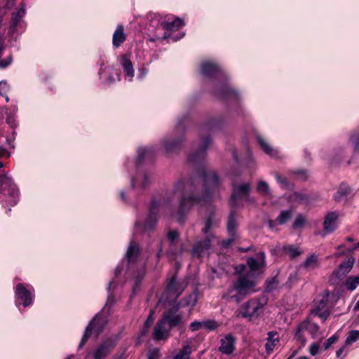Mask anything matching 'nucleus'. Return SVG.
Here are the masks:
<instances>
[{
    "instance_id": "60",
    "label": "nucleus",
    "mask_w": 359,
    "mask_h": 359,
    "mask_svg": "<svg viewBox=\"0 0 359 359\" xmlns=\"http://www.w3.org/2000/svg\"><path fill=\"white\" fill-rule=\"evenodd\" d=\"M114 303V297L111 294H109L107 301L105 305V307L108 306H111Z\"/></svg>"
},
{
    "instance_id": "48",
    "label": "nucleus",
    "mask_w": 359,
    "mask_h": 359,
    "mask_svg": "<svg viewBox=\"0 0 359 359\" xmlns=\"http://www.w3.org/2000/svg\"><path fill=\"white\" fill-rule=\"evenodd\" d=\"M338 337L336 335H333L327 339L323 344L325 350H327L333 344H334Z\"/></svg>"
},
{
    "instance_id": "33",
    "label": "nucleus",
    "mask_w": 359,
    "mask_h": 359,
    "mask_svg": "<svg viewBox=\"0 0 359 359\" xmlns=\"http://www.w3.org/2000/svg\"><path fill=\"white\" fill-rule=\"evenodd\" d=\"M305 323H300L298 325L294 334L295 339L300 342L302 346H304L306 343V339L304 335V332L305 331Z\"/></svg>"
},
{
    "instance_id": "32",
    "label": "nucleus",
    "mask_w": 359,
    "mask_h": 359,
    "mask_svg": "<svg viewBox=\"0 0 359 359\" xmlns=\"http://www.w3.org/2000/svg\"><path fill=\"white\" fill-rule=\"evenodd\" d=\"M293 217V212L292 210H285L280 212L277 217L278 223L279 225H283L288 221H290Z\"/></svg>"
},
{
    "instance_id": "39",
    "label": "nucleus",
    "mask_w": 359,
    "mask_h": 359,
    "mask_svg": "<svg viewBox=\"0 0 359 359\" xmlns=\"http://www.w3.org/2000/svg\"><path fill=\"white\" fill-rule=\"evenodd\" d=\"M359 339V331L351 330L348 333L345 340V346L351 345Z\"/></svg>"
},
{
    "instance_id": "7",
    "label": "nucleus",
    "mask_w": 359,
    "mask_h": 359,
    "mask_svg": "<svg viewBox=\"0 0 359 359\" xmlns=\"http://www.w3.org/2000/svg\"><path fill=\"white\" fill-rule=\"evenodd\" d=\"M106 321L101 317L96 316L89 323L86 329L85 333L79 345V349H81L85 345L86 341L92 334L97 337L103 330Z\"/></svg>"
},
{
    "instance_id": "34",
    "label": "nucleus",
    "mask_w": 359,
    "mask_h": 359,
    "mask_svg": "<svg viewBox=\"0 0 359 359\" xmlns=\"http://www.w3.org/2000/svg\"><path fill=\"white\" fill-rule=\"evenodd\" d=\"M318 266L317 256L311 255L304 262V267L307 270H313Z\"/></svg>"
},
{
    "instance_id": "28",
    "label": "nucleus",
    "mask_w": 359,
    "mask_h": 359,
    "mask_svg": "<svg viewBox=\"0 0 359 359\" xmlns=\"http://www.w3.org/2000/svg\"><path fill=\"white\" fill-rule=\"evenodd\" d=\"M138 163L142 162L147 159H150L154 153V149L153 147L146 148L140 147L138 149Z\"/></svg>"
},
{
    "instance_id": "61",
    "label": "nucleus",
    "mask_w": 359,
    "mask_h": 359,
    "mask_svg": "<svg viewBox=\"0 0 359 359\" xmlns=\"http://www.w3.org/2000/svg\"><path fill=\"white\" fill-rule=\"evenodd\" d=\"M4 155L10 156V153L4 147H0V158Z\"/></svg>"
},
{
    "instance_id": "29",
    "label": "nucleus",
    "mask_w": 359,
    "mask_h": 359,
    "mask_svg": "<svg viewBox=\"0 0 359 359\" xmlns=\"http://www.w3.org/2000/svg\"><path fill=\"white\" fill-rule=\"evenodd\" d=\"M257 191L261 194L262 195L271 198L272 197V193L270 190L269 186L268 183L263 180H259L257 184Z\"/></svg>"
},
{
    "instance_id": "27",
    "label": "nucleus",
    "mask_w": 359,
    "mask_h": 359,
    "mask_svg": "<svg viewBox=\"0 0 359 359\" xmlns=\"http://www.w3.org/2000/svg\"><path fill=\"white\" fill-rule=\"evenodd\" d=\"M121 63L126 76L129 78V81H131L134 76V69L131 61L126 56H123Z\"/></svg>"
},
{
    "instance_id": "17",
    "label": "nucleus",
    "mask_w": 359,
    "mask_h": 359,
    "mask_svg": "<svg viewBox=\"0 0 359 359\" xmlns=\"http://www.w3.org/2000/svg\"><path fill=\"white\" fill-rule=\"evenodd\" d=\"M15 295L18 299L22 302L24 306H28L32 302L30 292L22 283H18L16 285Z\"/></svg>"
},
{
    "instance_id": "22",
    "label": "nucleus",
    "mask_w": 359,
    "mask_h": 359,
    "mask_svg": "<svg viewBox=\"0 0 359 359\" xmlns=\"http://www.w3.org/2000/svg\"><path fill=\"white\" fill-rule=\"evenodd\" d=\"M339 215L336 212H329L324 221V231L327 233H332L337 227V220Z\"/></svg>"
},
{
    "instance_id": "21",
    "label": "nucleus",
    "mask_w": 359,
    "mask_h": 359,
    "mask_svg": "<svg viewBox=\"0 0 359 359\" xmlns=\"http://www.w3.org/2000/svg\"><path fill=\"white\" fill-rule=\"evenodd\" d=\"M166 323L163 320H158L154 330V338L156 340H162L169 337V329L165 326Z\"/></svg>"
},
{
    "instance_id": "58",
    "label": "nucleus",
    "mask_w": 359,
    "mask_h": 359,
    "mask_svg": "<svg viewBox=\"0 0 359 359\" xmlns=\"http://www.w3.org/2000/svg\"><path fill=\"white\" fill-rule=\"evenodd\" d=\"M6 123L10 125L11 127L13 128H15L16 127V124L15 123V120L13 118V117H12L11 116H8L7 118H6Z\"/></svg>"
},
{
    "instance_id": "40",
    "label": "nucleus",
    "mask_w": 359,
    "mask_h": 359,
    "mask_svg": "<svg viewBox=\"0 0 359 359\" xmlns=\"http://www.w3.org/2000/svg\"><path fill=\"white\" fill-rule=\"evenodd\" d=\"M218 94L220 97H224V98L229 97H234L235 98H237V97H238L237 92L229 86H226L222 90V91L219 93Z\"/></svg>"
},
{
    "instance_id": "62",
    "label": "nucleus",
    "mask_w": 359,
    "mask_h": 359,
    "mask_svg": "<svg viewBox=\"0 0 359 359\" xmlns=\"http://www.w3.org/2000/svg\"><path fill=\"white\" fill-rule=\"evenodd\" d=\"M276 180L280 184H286V180L284 177H282L280 175H277Z\"/></svg>"
},
{
    "instance_id": "37",
    "label": "nucleus",
    "mask_w": 359,
    "mask_h": 359,
    "mask_svg": "<svg viewBox=\"0 0 359 359\" xmlns=\"http://www.w3.org/2000/svg\"><path fill=\"white\" fill-rule=\"evenodd\" d=\"M302 323H305V331H308L313 337H316L319 331V327L316 323H312L308 320H305L302 322Z\"/></svg>"
},
{
    "instance_id": "3",
    "label": "nucleus",
    "mask_w": 359,
    "mask_h": 359,
    "mask_svg": "<svg viewBox=\"0 0 359 359\" xmlns=\"http://www.w3.org/2000/svg\"><path fill=\"white\" fill-rule=\"evenodd\" d=\"M187 285L182 282H177L175 276H172L167 285L166 288L162 293L157 302V306L165 308L170 306L177 299L183 292Z\"/></svg>"
},
{
    "instance_id": "30",
    "label": "nucleus",
    "mask_w": 359,
    "mask_h": 359,
    "mask_svg": "<svg viewBox=\"0 0 359 359\" xmlns=\"http://www.w3.org/2000/svg\"><path fill=\"white\" fill-rule=\"evenodd\" d=\"M350 194V188L346 184H341L338 191L335 193L334 198L337 201L344 200Z\"/></svg>"
},
{
    "instance_id": "26",
    "label": "nucleus",
    "mask_w": 359,
    "mask_h": 359,
    "mask_svg": "<svg viewBox=\"0 0 359 359\" xmlns=\"http://www.w3.org/2000/svg\"><path fill=\"white\" fill-rule=\"evenodd\" d=\"M126 38L123 26L122 25H118L113 34V46L116 48L118 47L125 41Z\"/></svg>"
},
{
    "instance_id": "64",
    "label": "nucleus",
    "mask_w": 359,
    "mask_h": 359,
    "mask_svg": "<svg viewBox=\"0 0 359 359\" xmlns=\"http://www.w3.org/2000/svg\"><path fill=\"white\" fill-rule=\"evenodd\" d=\"M147 71L145 69H142L139 77L143 78L146 76Z\"/></svg>"
},
{
    "instance_id": "25",
    "label": "nucleus",
    "mask_w": 359,
    "mask_h": 359,
    "mask_svg": "<svg viewBox=\"0 0 359 359\" xmlns=\"http://www.w3.org/2000/svg\"><path fill=\"white\" fill-rule=\"evenodd\" d=\"M184 25L183 20L180 18L175 17L172 21H163L161 22V27L168 31H175L179 29Z\"/></svg>"
},
{
    "instance_id": "46",
    "label": "nucleus",
    "mask_w": 359,
    "mask_h": 359,
    "mask_svg": "<svg viewBox=\"0 0 359 359\" xmlns=\"http://www.w3.org/2000/svg\"><path fill=\"white\" fill-rule=\"evenodd\" d=\"M203 325L208 330H214L219 327V324L214 320H204L203 321Z\"/></svg>"
},
{
    "instance_id": "35",
    "label": "nucleus",
    "mask_w": 359,
    "mask_h": 359,
    "mask_svg": "<svg viewBox=\"0 0 359 359\" xmlns=\"http://www.w3.org/2000/svg\"><path fill=\"white\" fill-rule=\"evenodd\" d=\"M276 335V333L273 332H269L268 333L267 342L265 344V348L268 353H271L276 345V339L275 338Z\"/></svg>"
},
{
    "instance_id": "51",
    "label": "nucleus",
    "mask_w": 359,
    "mask_h": 359,
    "mask_svg": "<svg viewBox=\"0 0 359 359\" xmlns=\"http://www.w3.org/2000/svg\"><path fill=\"white\" fill-rule=\"evenodd\" d=\"M203 327V322L201 321H194L190 324V328L191 331H197L201 329Z\"/></svg>"
},
{
    "instance_id": "59",
    "label": "nucleus",
    "mask_w": 359,
    "mask_h": 359,
    "mask_svg": "<svg viewBox=\"0 0 359 359\" xmlns=\"http://www.w3.org/2000/svg\"><path fill=\"white\" fill-rule=\"evenodd\" d=\"M0 87L1 90L4 93H6L9 90V85L6 81H1Z\"/></svg>"
},
{
    "instance_id": "44",
    "label": "nucleus",
    "mask_w": 359,
    "mask_h": 359,
    "mask_svg": "<svg viewBox=\"0 0 359 359\" xmlns=\"http://www.w3.org/2000/svg\"><path fill=\"white\" fill-rule=\"evenodd\" d=\"M290 198L294 202L299 203H306L307 197L306 195L300 193H294L291 195Z\"/></svg>"
},
{
    "instance_id": "13",
    "label": "nucleus",
    "mask_w": 359,
    "mask_h": 359,
    "mask_svg": "<svg viewBox=\"0 0 359 359\" xmlns=\"http://www.w3.org/2000/svg\"><path fill=\"white\" fill-rule=\"evenodd\" d=\"M116 342L112 339H107L101 344L94 352V359H104L115 346Z\"/></svg>"
},
{
    "instance_id": "56",
    "label": "nucleus",
    "mask_w": 359,
    "mask_h": 359,
    "mask_svg": "<svg viewBox=\"0 0 359 359\" xmlns=\"http://www.w3.org/2000/svg\"><path fill=\"white\" fill-rule=\"evenodd\" d=\"M288 252L292 257H295L300 254V252L295 248L289 247Z\"/></svg>"
},
{
    "instance_id": "15",
    "label": "nucleus",
    "mask_w": 359,
    "mask_h": 359,
    "mask_svg": "<svg viewBox=\"0 0 359 359\" xmlns=\"http://www.w3.org/2000/svg\"><path fill=\"white\" fill-rule=\"evenodd\" d=\"M213 238V235H208L203 241L197 242L192 250L193 256L199 257L203 253L207 252L210 248V243Z\"/></svg>"
},
{
    "instance_id": "24",
    "label": "nucleus",
    "mask_w": 359,
    "mask_h": 359,
    "mask_svg": "<svg viewBox=\"0 0 359 359\" xmlns=\"http://www.w3.org/2000/svg\"><path fill=\"white\" fill-rule=\"evenodd\" d=\"M257 140L261 148L266 154L273 158L278 156V150L273 149L263 137L258 135H257Z\"/></svg>"
},
{
    "instance_id": "45",
    "label": "nucleus",
    "mask_w": 359,
    "mask_h": 359,
    "mask_svg": "<svg viewBox=\"0 0 359 359\" xmlns=\"http://www.w3.org/2000/svg\"><path fill=\"white\" fill-rule=\"evenodd\" d=\"M278 285V281L276 278H272L266 281V290L268 292L273 291L275 290Z\"/></svg>"
},
{
    "instance_id": "50",
    "label": "nucleus",
    "mask_w": 359,
    "mask_h": 359,
    "mask_svg": "<svg viewBox=\"0 0 359 359\" xmlns=\"http://www.w3.org/2000/svg\"><path fill=\"white\" fill-rule=\"evenodd\" d=\"M179 234L176 231H170L168 233V238L171 242V243H174L178 238Z\"/></svg>"
},
{
    "instance_id": "4",
    "label": "nucleus",
    "mask_w": 359,
    "mask_h": 359,
    "mask_svg": "<svg viewBox=\"0 0 359 359\" xmlns=\"http://www.w3.org/2000/svg\"><path fill=\"white\" fill-rule=\"evenodd\" d=\"M18 190L8 174L0 176V201L10 206H14L18 203Z\"/></svg>"
},
{
    "instance_id": "5",
    "label": "nucleus",
    "mask_w": 359,
    "mask_h": 359,
    "mask_svg": "<svg viewBox=\"0 0 359 359\" xmlns=\"http://www.w3.org/2000/svg\"><path fill=\"white\" fill-rule=\"evenodd\" d=\"M217 126V121L212 120L203 126L200 132L201 140L197 149L189 154V161L191 163H198L203 160L206 154V149L211 144V140L209 135L203 137L205 133L212 130Z\"/></svg>"
},
{
    "instance_id": "10",
    "label": "nucleus",
    "mask_w": 359,
    "mask_h": 359,
    "mask_svg": "<svg viewBox=\"0 0 359 359\" xmlns=\"http://www.w3.org/2000/svg\"><path fill=\"white\" fill-rule=\"evenodd\" d=\"M232 195H231V203L233 205H237V201L242 196H248L251 190V185L250 183H241L238 184L235 182L232 183Z\"/></svg>"
},
{
    "instance_id": "42",
    "label": "nucleus",
    "mask_w": 359,
    "mask_h": 359,
    "mask_svg": "<svg viewBox=\"0 0 359 359\" xmlns=\"http://www.w3.org/2000/svg\"><path fill=\"white\" fill-rule=\"evenodd\" d=\"M305 223V217L302 215L299 214L297 216L292 226L294 229H299L303 228L304 226Z\"/></svg>"
},
{
    "instance_id": "8",
    "label": "nucleus",
    "mask_w": 359,
    "mask_h": 359,
    "mask_svg": "<svg viewBox=\"0 0 359 359\" xmlns=\"http://www.w3.org/2000/svg\"><path fill=\"white\" fill-rule=\"evenodd\" d=\"M329 293L325 295L319 296L316 298L314 303V308L311 310V314L318 316L323 322L327 320L330 316V311L327 309Z\"/></svg>"
},
{
    "instance_id": "63",
    "label": "nucleus",
    "mask_w": 359,
    "mask_h": 359,
    "mask_svg": "<svg viewBox=\"0 0 359 359\" xmlns=\"http://www.w3.org/2000/svg\"><path fill=\"white\" fill-rule=\"evenodd\" d=\"M345 345L340 348L336 353L337 357L340 358L345 351Z\"/></svg>"
},
{
    "instance_id": "1",
    "label": "nucleus",
    "mask_w": 359,
    "mask_h": 359,
    "mask_svg": "<svg viewBox=\"0 0 359 359\" xmlns=\"http://www.w3.org/2000/svg\"><path fill=\"white\" fill-rule=\"evenodd\" d=\"M221 183L217 175L211 170L202 168L198 177L176 182L171 191L161 201H152L144 230L152 231L156 226L159 212L172 217L183 223L187 214L194 205L210 203L220 190Z\"/></svg>"
},
{
    "instance_id": "2",
    "label": "nucleus",
    "mask_w": 359,
    "mask_h": 359,
    "mask_svg": "<svg viewBox=\"0 0 359 359\" xmlns=\"http://www.w3.org/2000/svg\"><path fill=\"white\" fill-rule=\"evenodd\" d=\"M257 280L252 274L240 276L232 287L224 293L222 298L227 302H241L247 296L259 291Z\"/></svg>"
},
{
    "instance_id": "55",
    "label": "nucleus",
    "mask_w": 359,
    "mask_h": 359,
    "mask_svg": "<svg viewBox=\"0 0 359 359\" xmlns=\"http://www.w3.org/2000/svg\"><path fill=\"white\" fill-rule=\"evenodd\" d=\"M230 236V238L222 242V245L224 247H228L229 245H230L235 240L236 238V234H234V236H233L232 235H229Z\"/></svg>"
},
{
    "instance_id": "6",
    "label": "nucleus",
    "mask_w": 359,
    "mask_h": 359,
    "mask_svg": "<svg viewBox=\"0 0 359 359\" xmlns=\"http://www.w3.org/2000/svg\"><path fill=\"white\" fill-rule=\"evenodd\" d=\"M265 302L259 299H251L244 303L241 310L236 312L237 317L248 318L249 320L257 318L264 311Z\"/></svg>"
},
{
    "instance_id": "52",
    "label": "nucleus",
    "mask_w": 359,
    "mask_h": 359,
    "mask_svg": "<svg viewBox=\"0 0 359 359\" xmlns=\"http://www.w3.org/2000/svg\"><path fill=\"white\" fill-rule=\"evenodd\" d=\"M212 225V219L210 218H208L205 222L204 228L202 229L203 233L205 235H207V236L209 235L208 231L211 229Z\"/></svg>"
},
{
    "instance_id": "14",
    "label": "nucleus",
    "mask_w": 359,
    "mask_h": 359,
    "mask_svg": "<svg viewBox=\"0 0 359 359\" xmlns=\"http://www.w3.org/2000/svg\"><path fill=\"white\" fill-rule=\"evenodd\" d=\"M184 139L182 136L177 137H168L164 140L163 145L168 154H172L178 151L183 143Z\"/></svg>"
},
{
    "instance_id": "20",
    "label": "nucleus",
    "mask_w": 359,
    "mask_h": 359,
    "mask_svg": "<svg viewBox=\"0 0 359 359\" xmlns=\"http://www.w3.org/2000/svg\"><path fill=\"white\" fill-rule=\"evenodd\" d=\"M149 183L150 177L144 172L138 174L135 178L131 180L132 187L140 190H143L147 188Z\"/></svg>"
},
{
    "instance_id": "23",
    "label": "nucleus",
    "mask_w": 359,
    "mask_h": 359,
    "mask_svg": "<svg viewBox=\"0 0 359 359\" xmlns=\"http://www.w3.org/2000/svg\"><path fill=\"white\" fill-rule=\"evenodd\" d=\"M198 301V292L194 291L193 293L189 295L184 297L180 300L179 304L177 305L179 308L182 307H191L192 309L195 306L196 302ZM191 309L189 310V313H191Z\"/></svg>"
},
{
    "instance_id": "49",
    "label": "nucleus",
    "mask_w": 359,
    "mask_h": 359,
    "mask_svg": "<svg viewBox=\"0 0 359 359\" xmlns=\"http://www.w3.org/2000/svg\"><path fill=\"white\" fill-rule=\"evenodd\" d=\"M351 140L354 144V149L355 151H359V132L353 134L351 137Z\"/></svg>"
},
{
    "instance_id": "12",
    "label": "nucleus",
    "mask_w": 359,
    "mask_h": 359,
    "mask_svg": "<svg viewBox=\"0 0 359 359\" xmlns=\"http://www.w3.org/2000/svg\"><path fill=\"white\" fill-rule=\"evenodd\" d=\"M354 263V259L349 258L348 260L343 262L337 270L333 271L330 281L333 283H337L340 280L343 276L348 273L352 269Z\"/></svg>"
},
{
    "instance_id": "41",
    "label": "nucleus",
    "mask_w": 359,
    "mask_h": 359,
    "mask_svg": "<svg viewBox=\"0 0 359 359\" xmlns=\"http://www.w3.org/2000/svg\"><path fill=\"white\" fill-rule=\"evenodd\" d=\"M154 311L153 310H151L150 311V313H149L146 322L144 323V326L141 332L142 336H144L146 334L148 329L151 327V324L153 323V322L154 320Z\"/></svg>"
},
{
    "instance_id": "38",
    "label": "nucleus",
    "mask_w": 359,
    "mask_h": 359,
    "mask_svg": "<svg viewBox=\"0 0 359 359\" xmlns=\"http://www.w3.org/2000/svg\"><path fill=\"white\" fill-rule=\"evenodd\" d=\"M236 215L233 212H231L227 222V229L229 235L233 236L236 234Z\"/></svg>"
},
{
    "instance_id": "43",
    "label": "nucleus",
    "mask_w": 359,
    "mask_h": 359,
    "mask_svg": "<svg viewBox=\"0 0 359 359\" xmlns=\"http://www.w3.org/2000/svg\"><path fill=\"white\" fill-rule=\"evenodd\" d=\"M359 285V277H349L346 280L347 288L353 291Z\"/></svg>"
},
{
    "instance_id": "53",
    "label": "nucleus",
    "mask_w": 359,
    "mask_h": 359,
    "mask_svg": "<svg viewBox=\"0 0 359 359\" xmlns=\"http://www.w3.org/2000/svg\"><path fill=\"white\" fill-rule=\"evenodd\" d=\"M13 60V57L11 55L8 56L6 59L0 60V67L5 68L8 67Z\"/></svg>"
},
{
    "instance_id": "57",
    "label": "nucleus",
    "mask_w": 359,
    "mask_h": 359,
    "mask_svg": "<svg viewBox=\"0 0 359 359\" xmlns=\"http://www.w3.org/2000/svg\"><path fill=\"white\" fill-rule=\"evenodd\" d=\"M278 224V219L276 218V220H269L268 221V225H269V227L271 229V230H273L276 228L277 225Z\"/></svg>"
},
{
    "instance_id": "16",
    "label": "nucleus",
    "mask_w": 359,
    "mask_h": 359,
    "mask_svg": "<svg viewBox=\"0 0 359 359\" xmlns=\"http://www.w3.org/2000/svg\"><path fill=\"white\" fill-rule=\"evenodd\" d=\"M219 71V67L212 61H204L201 65V73L205 77H214Z\"/></svg>"
},
{
    "instance_id": "54",
    "label": "nucleus",
    "mask_w": 359,
    "mask_h": 359,
    "mask_svg": "<svg viewBox=\"0 0 359 359\" xmlns=\"http://www.w3.org/2000/svg\"><path fill=\"white\" fill-rule=\"evenodd\" d=\"M318 349L319 346L317 344L313 343L309 347V353L311 355L314 356L318 353Z\"/></svg>"
},
{
    "instance_id": "36",
    "label": "nucleus",
    "mask_w": 359,
    "mask_h": 359,
    "mask_svg": "<svg viewBox=\"0 0 359 359\" xmlns=\"http://www.w3.org/2000/svg\"><path fill=\"white\" fill-rule=\"evenodd\" d=\"M192 346L189 344L184 345L173 359H188L191 353Z\"/></svg>"
},
{
    "instance_id": "47",
    "label": "nucleus",
    "mask_w": 359,
    "mask_h": 359,
    "mask_svg": "<svg viewBox=\"0 0 359 359\" xmlns=\"http://www.w3.org/2000/svg\"><path fill=\"white\" fill-rule=\"evenodd\" d=\"M161 357L160 351L157 348H154L149 351L147 359H159Z\"/></svg>"
},
{
    "instance_id": "31",
    "label": "nucleus",
    "mask_w": 359,
    "mask_h": 359,
    "mask_svg": "<svg viewBox=\"0 0 359 359\" xmlns=\"http://www.w3.org/2000/svg\"><path fill=\"white\" fill-rule=\"evenodd\" d=\"M139 253L138 245H135L133 241L130 243L126 257L128 262H133Z\"/></svg>"
},
{
    "instance_id": "9",
    "label": "nucleus",
    "mask_w": 359,
    "mask_h": 359,
    "mask_svg": "<svg viewBox=\"0 0 359 359\" xmlns=\"http://www.w3.org/2000/svg\"><path fill=\"white\" fill-rule=\"evenodd\" d=\"M247 264L250 269L252 275L261 274L264 272L266 267V258L264 252H259L257 254L256 258L249 257L247 259Z\"/></svg>"
},
{
    "instance_id": "19",
    "label": "nucleus",
    "mask_w": 359,
    "mask_h": 359,
    "mask_svg": "<svg viewBox=\"0 0 359 359\" xmlns=\"http://www.w3.org/2000/svg\"><path fill=\"white\" fill-rule=\"evenodd\" d=\"M25 13V7L23 4H20V8L13 14L12 21L10 26L9 33L13 35L17 30V26L21 25L22 18Z\"/></svg>"
},
{
    "instance_id": "11",
    "label": "nucleus",
    "mask_w": 359,
    "mask_h": 359,
    "mask_svg": "<svg viewBox=\"0 0 359 359\" xmlns=\"http://www.w3.org/2000/svg\"><path fill=\"white\" fill-rule=\"evenodd\" d=\"M179 306H175L163 315V320L172 328L182 323V316L178 313Z\"/></svg>"
},
{
    "instance_id": "18",
    "label": "nucleus",
    "mask_w": 359,
    "mask_h": 359,
    "mask_svg": "<svg viewBox=\"0 0 359 359\" xmlns=\"http://www.w3.org/2000/svg\"><path fill=\"white\" fill-rule=\"evenodd\" d=\"M235 338L231 334H227L221 339L219 351L224 354H231L235 349Z\"/></svg>"
}]
</instances>
